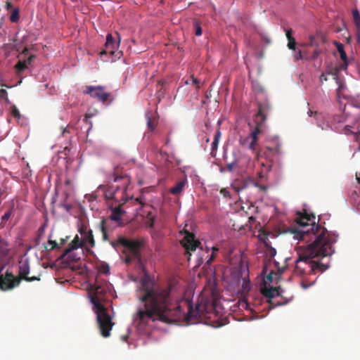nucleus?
Here are the masks:
<instances>
[{"instance_id":"c756f323","label":"nucleus","mask_w":360,"mask_h":360,"mask_svg":"<svg viewBox=\"0 0 360 360\" xmlns=\"http://www.w3.org/2000/svg\"><path fill=\"white\" fill-rule=\"evenodd\" d=\"M288 48L290 50L296 51V41L295 38L288 39Z\"/></svg>"},{"instance_id":"72a5a7b5","label":"nucleus","mask_w":360,"mask_h":360,"mask_svg":"<svg viewBox=\"0 0 360 360\" xmlns=\"http://www.w3.org/2000/svg\"><path fill=\"white\" fill-rule=\"evenodd\" d=\"M101 231L102 233L103 240L110 242V240L108 235L109 232L103 229H101Z\"/></svg>"},{"instance_id":"9b49d317","label":"nucleus","mask_w":360,"mask_h":360,"mask_svg":"<svg viewBox=\"0 0 360 360\" xmlns=\"http://www.w3.org/2000/svg\"><path fill=\"white\" fill-rule=\"evenodd\" d=\"M116 34L118 37V41H116L111 34H108L106 37V42L105 45V49L101 52V53H109L111 55L115 54V51L117 48L119 46L120 42V37L117 32Z\"/></svg>"},{"instance_id":"bf43d9fd","label":"nucleus","mask_w":360,"mask_h":360,"mask_svg":"<svg viewBox=\"0 0 360 360\" xmlns=\"http://www.w3.org/2000/svg\"><path fill=\"white\" fill-rule=\"evenodd\" d=\"M302 286L303 288H307L308 287V285H306L304 282L302 283Z\"/></svg>"},{"instance_id":"f3484780","label":"nucleus","mask_w":360,"mask_h":360,"mask_svg":"<svg viewBox=\"0 0 360 360\" xmlns=\"http://www.w3.org/2000/svg\"><path fill=\"white\" fill-rule=\"evenodd\" d=\"M146 120L148 128L153 131L158 124V115L156 112L148 111L146 113Z\"/></svg>"},{"instance_id":"3c124183","label":"nucleus","mask_w":360,"mask_h":360,"mask_svg":"<svg viewBox=\"0 0 360 360\" xmlns=\"http://www.w3.org/2000/svg\"><path fill=\"white\" fill-rule=\"evenodd\" d=\"M357 41L360 43V30H356Z\"/></svg>"},{"instance_id":"393cba45","label":"nucleus","mask_w":360,"mask_h":360,"mask_svg":"<svg viewBox=\"0 0 360 360\" xmlns=\"http://www.w3.org/2000/svg\"><path fill=\"white\" fill-rule=\"evenodd\" d=\"M335 79L336 80V84L338 86L337 89V96L338 98H340L342 97V92L345 88V84L339 77H335Z\"/></svg>"},{"instance_id":"6e6552de","label":"nucleus","mask_w":360,"mask_h":360,"mask_svg":"<svg viewBox=\"0 0 360 360\" xmlns=\"http://www.w3.org/2000/svg\"><path fill=\"white\" fill-rule=\"evenodd\" d=\"M20 283V278L7 271L4 274L0 275V290L2 291L11 290Z\"/></svg>"},{"instance_id":"4468645a","label":"nucleus","mask_w":360,"mask_h":360,"mask_svg":"<svg viewBox=\"0 0 360 360\" xmlns=\"http://www.w3.org/2000/svg\"><path fill=\"white\" fill-rule=\"evenodd\" d=\"M224 159L226 162L227 169L229 172L233 171L234 169L236 168L238 165V159L237 158V154L234 151L232 153L231 156L228 155L227 153H224Z\"/></svg>"},{"instance_id":"dca6fc26","label":"nucleus","mask_w":360,"mask_h":360,"mask_svg":"<svg viewBox=\"0 0 360 360\" xmlns=\"http://www.w3.org/2000/svg\"><path fill=\"white\" fill-rule=\"evenodd\" d=\"M83 246V243L81 238L76 235L74 239L71 241V243L68 245V247L65 249L62 257H65L72 250H76L79 248H82Z\"/></svg>"},{"instance_id":"f8f14e48","label":"nucleus","mask_w":360,"mask_h":360,"mask_svg":"<svg viewBox=\"0 0 360 360\" xmlns=\"http://www.w3.org/2000/svg\"><path fill=\"white\" fill-rule=\"evenodd\" d=\"M181 244L187 250L193 251L195 250L200 243L195 240L193 233L186 231V235L181 240Z\"/></svg>"},{"instance_id":"412c9836","label":"nucleus","mask_w":360,"mask_h":360,"mask_svg":"<svg viewBox=\"0 0 360 360\" xmlns=\"http://www.w3.org/2000/svg\"><path fill=\"white\" fill-rule=\"evenodd\" d=\"M114 223L115 222L112 221V220L108 218H104L101 221L99 224V228L100 229H103L110 233L113 231L115 227L117 226V224L115 225Z\"/></svg>"},{"instance_id":"8fccbe9b","label":"nucleus","mask_w":360,"mask_h":360,"mask_svg":"<svg viewBox=\"0 0 360 360\" xmlns=\"http://www.w3.org/2000/svg\"><path fill=\"white\" fill-rule=\"evenodd\" d=\"M164 96V93L162 92L161 89L158 93V98L160 100L161 97Z\"/></svg>"},{"instance_id":"6e6d98bb","label":"nucleus","mask_w":360,"mask_h":360,"mask_svg":"<svg viewBox=\"0 0 360 360\" xmlns=\"http://www.w3.org/2000/svg\"><path fill=\"white\" fill-rule=\"evenodd\" d=\"M65 241H66V240H65V239H63V238H62V239L60 240V245H63L65 244Z\"/></svg>"},{"instance_id":"39448f33","label":"nucleus","mask_w":360,"mask_h":360,"mask_svg":"<svg viewBox=\"0 0 360 360\" xmlns=\"http://www.w3.org/2000/svg\"><path fill=\"white\" fill-rule=\"evenodd\" d=\"M120 243L126 249L124 262L127 264L135 263L141 264V248L142 242L139 240H129L123 236H120Z\"/></svg>"},{"instance_id":"f704fd0d","label":"nucleus","mask_w":360,"mask_h":360,"mask_svg":"<svg viewBox=\"0 0 360 360\" xmlns=\"http://www.w3.org/2000/svg\"><path fill=\"white\" fill-rule=\"evenodd\" d=\"M101 271L105 274H108L110 271V267L108 264H102L101 266Z\"/></svg>"},{"instance_id":"0e129e2a","label":"nucleus","mask_w":360,"mask_h":360,"mask_svg":"<svg viewBox=\"0 0 360 360\" xmlns=\"http://www.w3.org/2000/svg\"><path fill=\"white\" fill-rule=\"evenodd\" d=\"M267 43H269L270 42V40L269 39H267L266 40Z\"/></svg>"},{"instance_id":"603ef678","label":"nucleus","mask_w":360,"mask_h":360,"mask_svg":"<svg viewBox=\"0 0 360 360\" xmlns=\"http://www.w3.org/2000/svg\"><path fill=\"white\" fill-rule=\"evenodd\" d=\"M6 9H8H8L11 8L13 6H12V4H11V3H10V2H7V4H6Z\"/></svg>"},{"instance_id":"a19ab883","label":"nucleus","mask_w":360,"mask_h":360,"mask_svg":"<svg viewBox=\"0 0 360 360\" xmlns=\"http://www.w3.org/2000/svg\"><path fill=\"white\" fill-rule=\"evenodd\" d=\"M221 131L219 129L217 130L215 134H214V140L213 141H217V142L219 141V139L221 138Z\"/></svg>"},{"instance_id":"aec40b11","label":"nucleus","mask_w":360,"mask_h":360,"mask_svg":"<svg viewBox=\"0 0 360 360\" xmlns=\"http://www.w3.org/2000/svg\"><path fill=\"white\" fill-rule=\"evenodd\" d=\"M186 184H187V179L186 178L179 181L175 184L174 186H173L170 188V190H169L170 193L174 195H179L184 191Z\"/></svg>"},{"instance_id":"49530a36","label":"nucleus","mask_w":360,"mask_h":360,"mask_svg":"<svg viewBox=\"0 0 360 360\" xmlns=\"http://www.w3.org/2000/svg\"><path fill=\"white\" fill-rule=\"evenodd\" d=\"M214 258H215V255L212 253L211 255H210V259L207 261V263L208 264L211 263L214 259Z\"/></svg>"},{"instance_id":"4c0bfd02","label":"nucleus","mask_w":360,"mask_h":360,"mask_svg":"<svg viewBox=\"0 0 360 360\" xmlns=\"http://www.w3.org/2000/svg\"><path fill=\"white\" fill-rule=\"evenodd\" d=\"M36 58L34 55L30 56L26 60H24L25 62H26V64L28 65H30L33 61V60Z\"/></svg>"},{"instance_id":"2eb2a0df","label":"nucleus","mask_w":360,"mask_h":360,"mask_svg":"<svg viewBox=\"0 0 360 360\" xmlns=\"http://www.w3.org/2000/svg\"><path fill=\"white\" fill-rule=\"evenodd\" d=\"M30 273V266L27 262H20L19 265V277L20 281L24 279L27 281H33L37 279L36 277H28L27 275Z\"/></svg>"},{"instance_id":"ddd939ff","label":"nucleus","mask_w":360,"mask_h":360,"mask_svg":"<svg viewBox=\"0 0 360 360\" xmlns=\"http://www.w3.org/2000/svg\"><path fill=\"white\" fill-rule=\"evenodd\" d=\"M81 235L83 236L82 240L84 245H88L91 248H94L96 245L93 231L91 230L86 231V228L82 227L79 229Z\"/></svg>"},{"instance_id":"a18cd8bd","label":"nucleus","mask_w":360,"mask_h":360,"mask_svg":"<svg viewBox=\"0 0 360 360\" xmlns=\"http://www.w3.org/2000/svg\"><path fill=\"white\" fill-rule=\"evenodd\" d=\"M320 82H323V81H327L328 78L324 73H322L319 77Z\"/></svg>"},{"instance_id":"e433bc0d","label":"nucleus","mask_w":360,"mask_h":360,"mask_svg":"<svg viewBox=\"0 0 360 360\" xmlns=\"http://www.w3.org/2000/svg\"><path fill=\"white\" fill-rule=\"evenodd\" d=\"M49 244L51 245V248L50 249L51 250L60 247L58 243H57L55 240H49Z\"/></svg>"},{"instance_id":"de8ad7c7","label":"nucleus","mask_w":360,"mask_h":360,"mask_svg":"<svg viewBox=\"0 0 360 360\" xmlns=\"http://www.w3.org/2000/svg\"><path fill=\"white\" fill-rule=\"evenodd\" d=\"M266 279H267V281H269L270 282H272V281H273V273L269 274L268 276H266Z\"/></svg>"},{"instance_id":"b1692460","label":"nucleus","mask_w":360,"mask_h":360,"mask_svg":"<svg viewBox=\"0 0 360 360\" xmlns=\"http://www.w3.org/2000/svg\"><path fill=\"white\" fill-rule=\"evenodd\" d=\"M353 22L357 30H360V13L359 10L355 8L352 11Z\"/></svg>"},{"instance_id":"c85d7f7f","label":"nucleus","mask_w":360,"mask_h":360,"mask_svg":"<svg viewBox=\"0 0 360 360\" xmlns=\"http://www.w3.org/2000/svg\"><path fill=\"white\" fill-rule=\"evenodd\" d=\"M193 27L195 29V35L200 36L202 33V30L201 28L200 22L196 19L193 20Z\"/></svg>"},{"instance_id":"e2e57ef3","label":"nucleus","mask_w":360,"mask_h":360,"mask_svg":"<svg viewBox=\"0 0 360 360\" xmlns=\"http://www.w3.org/2000/svg\"><path fill=\"white\" fill-rule=\"evenodd\" d=\"M169 139H167V140L166 141V144H168V143H169Z\"/></svg>"},{"instance_id":"20e7f679","label":"nucleus","mask_w":360,"mask_h":360,"mask_svg":"<svg viewBox=\"0 0 360 360\" xmlns=\"http://www.w3.org/2000/svg\"><path fill=\"white\" fill-rule=\"evenodd\" d=\"M109 290V285L106 281L96 279L94 285H91L89 297L92 304V309L96 315H109L102 302L105 295Z\"/></svg>"},{"instance_id":"13d9d810","label":"nucleus","mask_w":360,"mask_h":360,"mask_svg":"<svg viewBox=\"0 0 360 360\" xmlns=\"http://www.w3.org/2000/svg\"><path fill=\"white\" fill-rule=\"evenodd\" d=\"M356 179L358 183L360 184V177L357 175V174H356Z\"/></svg>"},{"instance_id":"79ce46f5","label":"nucleus","mask_w":360,"mask_h":360,"mask_svg":"<svg viewBox=\"0 0 360 360\" xmlns=\"http://www.w3.org/2000/svg\"><path fill=\"white\" fill-rule=\"evenodd\" d=\"M110 245L113 247V248H117V246L119 245H122V243H120V237L118 238V239L117 240H115V241H110Z\"/></svg>"},{"instance_id":"473e14b6","label":"nucleus","mask_w":360,"mask_h":360,"mask_svg":"<svg viewBox=\"0 0 360 360\" xmlns=\"http://www.w3.org/2000/svg\"><path fill=\"white\" fill-rule=\"evenodd\" d=\"M218 144H219V142H217V141H213L212 143L211 154L212 156L215 155L216 151L217 150Z\"/></svg>"},{"instance_id":"c03bdc74","label":"nucleus","mask_w":360,"mask_h":360,"mask_svg":"<svg viewBox=\"0 0 360 360\" xmlns=\"http://www.w3.org/2000/svg\"><path fill=\"white\" fill-rule=\"evenodd\" d=\"M60 206L63 207L68 212L70 211L72 208V205L68 204V203H63V204H61Z\"/></svg>"},{"instance_id":"5701e85b","label":"nucleus","mask_w":360,"mask_h":360,"mask_svg":"<svg viewBox=\"0 0 360 360\" xmlns=\"http://www.w3.org/2000/svg\"><path fill=\"white\" fill-rule=\"evenodd\" d=\"M262 292L264 296H266V297H269V298H273L276 295H278V291L276 289V288H273V287H271L269 288L266 287H264L262 290Z\"/></svg>"},{"instance_id":"7c9ffc66","label":"nucleus","mask_w":360,"mask_h":360,"mask_svg":"<svg viewBox=\"0 0 360 360\" xmlns=\"http://www.w3.org/2000/svg\"><path fill=\"white\" fill-rule=\"evenodd\" d=\"M11 114L15 118L19 119L20 117V111L15 105L11 107Z\"/></svg>"},{"instance_id":"a211bd4d","label":"nucleus","mask_w":360,"mask_h":360,"mask_svg":"<svg viewBox=\"0 0 360 360\" xmlns=\"http://www.w3.org/2000/svg\"><path fill=\"white\" fill-rule=\"evenodd\" d=\"M259 135V134H257V136H256L257 139H256L255 141H253L254 139L252 137V132H251L250 136H248V137L244 138V139H240V143L243 146L247 147L250 150L255 151L256 150V146L257 145Z\"/></svg>"},{"instance_id":"6ab92c4d","label":"nucleus","mask_w":360,"mask_h":360,"mask_svg":"<svg viewBox=\"0 0 360 360\" xmlns=\"http://www.w3.org/2000/svg\"><path fill=\"white\" fill-rule=\"evenodd\" d=\"M335 44L336 45L338 51L340 53V58L343 61V64H342L340 65V68L342 70H345L347 68L348 61H347V53L344 49V45L342 44L337 42V41H335Z\"/></svg>"},{"instance_id":"2f4dec72","label":"nucleus","mask_w":360,"mask_h":360,"mask_svg":"<svg viewBox=\"0 0 360 360\" xmlns=\"http://www.w3.org/2000/svg\"><path fill=\"white\" fill-rule=\"evenodd\" d=\"M294 51H295V54H294L295 61H297L298 60H301V59L304 58V56L302 53L301 50H297V51L296 50Z\"/></svg>"},{"instance_id":"f257e3e1","label":"nucleus","mask_w":360,"mask_h":360,"mask_svg":"<svg viewBox=\"0 0 360 360\" xmlns=\"http://www.w3.org/2000/svg\"><path fill=\"white\" fill-rule=\"evenodd\" d=\"M295 221L298 228L292 229V233L297 240L311 242L305 248L298 252L295 261V273L299 276L322 273L328 266L313 260L316 257H326L334 252L333 244L337 240V236L329 233L323 226L316 224L315 216L297 213Z\"/></svg>"},{"instance_id":"4d7b16f0","label":"nucleus","mask_w":360,"mask_h":360,"mask_svg":"<svg viewBox=\"0 0 360 360\" xmlns=\"http://www.w3.org/2000/svg\"><path fill=\"white\" fill-rule=\"evenodd\" d=\"M27 52H28L27 48H25L24 50L22 51V53H24V54H26Z\"/></svg>"},{"instance_id":"680f3d73","label":"nucleus","mask_w":360,"mask_h":360,"mask_svg":"<svg viewBox=\"0 0 360 360\" xmlns=\"http://www.w3.org/2000/svg\"><path fill=\"white\" fill-rule=\"evenodd\" d=\"M65 132H68V130L67 129H64L63 131V134H64Z\"/></svg>"},{"instance_id":"9d476101","label":"nucleus","mask_w":360,"mask_h":360,"mask_svg":"<svg viewBox=\"0 0 360 360\" xmlns=\"http://www.w3.org/2000/svg\"><path fill=\"white\" fill-rule=\"evenodd\" d=\"M239 274L242 278V291L243 293H246L250 290V283L248 278L249 270L248 266L244 264L243 262H240L239 265Z\"/></svg>"},{"instance_id":"864d4df0","label":"nucleus","mask_w":360,"mask_h":360,"mask_svg":"<svg viewBox=\"0 0 360 360\" xmlns=\"http://www.w3.org/2000/svg\"><path fill=\"white\" fill-rule=\"evenodd\" d=\"M218 251H219V249L217 248L214 247V248H212V253L215 255V252H218Z\"/></svg>"},{"instance_id":"bb28decb","label":"nucleus","mask_w":360,"mask_h":360,"mask_svg":"<svg viewBox=\"0 0 360 360\" xmlns=\"http://www.w3.org/2000/svg\"><path fill=\"white\" fill-rule=\"evenodd\" d=\"M9 19L12 22H18L19 21L20 10L18 8H15L14 9H13Z\"/></svg>"},{"instance_id":"cd10ccee","label":"nucleus","mask_w":360,"mask_h":360,"mask_svg":"<svg viewBox=\"0 0 360 360\" xmlns=\"http://www.w3.org/2000/svg\"><path fill=\"white\" fill-rule=\"evenodd\" d=\"M28 68L27 65L26 64V62L24 60H20L16 65H15V68L16 70L17 74H20L21 72L25 70Z\"/></svg>"},{"instance_id":"09e8293b","label":"nucleus","mask_w":360,"mask_h":360,"mask_svg":"<svg viewBox=\"0 0 360 360\" xmlns=\"http://www.w3.org/2000/svg\"><path fill=\"white\" fill-rule=\"evenodd\" d=\"M92 115H90V114H86L84 118V121L86 122H88V120L91 117Z\"/></svg>"},{"instance_id":"4be33fe9","label":"nucleus","mask_w":360,"mask_h":360,"mask_svg":"<svg viewBox=\"0 0 360 360\" xmlns=\"http://www.w3.org/2000/svg\"><path fill=\"white\" fill-rule=\"evenodd\" d=\"M352 128V126L346 125L344 127L345 134H354L355 141L359 143L358 151H360V130H359L357 131H352L351 130Z\"/></svg>"},{"instance_id":"ea45409f","label":"nucleus","mask_w":360,"mask_h":360,"mask_svg":"<svg viewBox=\"0 0 360 360\" xmlns=\"http://www.w3.org/2000/svg\"><path fill=\"white\" fill-rule=\"evenodd\" d=\"M286 37L288 39L293 38L292 37V29H286L285 30Z\"/></svg>"},{"instance_id":"f03ea898","label":"nucleus","mask_w":360,"mask_h":360,"mask_svg":"<svg viewBox=\"0 0 360 360\" xmlns=\"http://www.w3.org/2000/svg\"><path fill=\"white\" fill-rule=\"evenodd\" d=\"M141 301L143 309H139L136 315H193L192 302L187 299L174 300L170 294V288H147Z\"/></svg>"},{"instance_id":"7ed1b4c3","label":"nucleus","mask_w":360,"mask_h":360,"mask_svg":"<svg viewBox=\"0 0 360 360\" xmlns=\"http://www.w3.org/2000/svg\"><path fill=\"white\" fill-rule=\"evenodd\" d=\"M112 181L115 183H119L117 186H105L101 185L98 187L99 190H103L104 192V197L107 200H114L118 202V205L112 208V213L108 219L112 220L117 224V226L122 225V215L124 213L121 206L126 203L127 198L126 196V191L131 183L129 176L122 170V167H116L114 169L113 173L110 178V181Z\"/></svg>"},{"instance_id":"a878e982","label":"nucleus","mask_w":360,"mask_h":360,"mask_svg":"<svg viewBox=\"0 0 360 360\" xmlns=\"http://www.w3.org/2000/svg\"><path fill=\"white\" fill-rule=\"evenodd\" d=\"M265 246L266 248V257L269 258V261H271V259L275 257L276 255V250L275 248L271 247L267 243L265 244Z\"/></svg>"},{"instance_id":"37998d69","label":"nucleus","mask_w":360,"mask_h":360,"mask_svg":"<svg viewBox=\"0 0 360 360\" xmlns=\"http://www.w3.org/2000/svg\"><path fill=\"white\" fill-rule=\"evenodd\" d=\"M191 80H192V83L193 84H195L197 86V89H198L200 88V86H199V83H200V81L195 78L193 75L191 76Z\"/></svg>"},{"instance_id":"0eeeda50","label":"nucleus","mask_w":360,"mask_h":360,"mask_svg":"<svg viewBox=\"0 0 360 360\" xmlns=\"http://www.w3.org/2000/svg\"><path fill=\"white\" fill-rule=\"evenodd\" d=\"M211 295L212 297L210 301L208 300H203V299H202L201 302L198 303L195 306V310L198 315L204 312L206 314L211 313L212 310L214 311L215 315H222V312L218 309L219 302L218 292L215 289H212Z\"/></svg>"},{"instance_id":"052dcab7","label":"nucleus","mask_w":360,"mask_h":360,"mask_svg":"<svg viewBox=\"0 0 360 360\" xmlns=\"http://www.w3.org/2000/svg\"><path fill=\"white\" fill-rule=\"evenodd\" d=\"M92 127V124H91V126L89 127L88 130H87V133H89V131L91 130Z\"/></svg>"},{"instance_id":"58836bf2","label":"nucleus","mask_w":360,"mask_h":360,"mask_svg":"<svg viewBox=\"0 0 360 360\" xmlns=\"http://www.w3.org/2000/svg\"><path fill=\"white\" fill-rule=\"evenodd\" d=\"M8 93L6 91V90L4 89H0V98H4V99H8Z\"/></svg>"},{"instance_id":"423d86ee","label":"nucleus","mask_w":360,"mask_h":360,"mask_svg":"<svg viewBox=\"0 0 360 360\" xmlns=\"http://www.w3.org/2000/svg\"><path fill=\"white\" fill-rule=\"evenodd\" d=\"M271 110V105L267 101L259 102L258 103V112L255 115V128L252 131V137L255 141L257 134L263 133L264 123L266 120L267 114Z\"/></svg>"},{"instance_id":"5fc2aeb1","label":"nucleus","mask_w":360,"mask_h":360,"mask_svg":"<svg viewBox=\"0 0 360 360\" xmlns=\"http://www.w3.org/2000/svg\"><path fill=\"white\" fill-rule=\"evenodd\" d=\"M308 114L309 116H312L313 114H316V112H314L311 110H309Z\"/></svg>"},{"instance_id":"c9c22d12","label":"nucleus","mask_w":360,"mask_h":360,"mask_svg":"<svg viewBox=\"0 0 360 360\" xmlns=\"http://www.w3.org/2000/svg\"><path fill=\"white\" fill-rule=\"evenodd\" d=\"M12 215V211L9 210L6 212L1 217L2 221H7Z\"/></svg>"},{"instance_id":"1a4fd4ad","label":"nucleus","mask_w":360,"mask_h":360,"mask_svg":"<svg viewBox=\"0 0 360 360\" xmlns=\"http://www.w3.org/2000/svg\"><path fill=\"white\" fill-rule=\"evenodd\" d=\"M83 94H88L102 103L108 101L110 96V94L105 91V88L103 86H86Z\"/></svg>"}]
</instances>
